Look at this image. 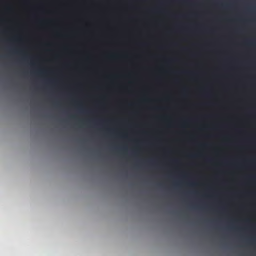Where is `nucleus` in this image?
<instances>
[{
  "label": "nucleus",
  "mask_w": 256,
  "mask_h": 256,
  "mask_svg": "<svg viewBox=\"0 0 256 256\" xmlns=\"http://www.w3.org/2000/svg\"><path fill=\"white\" fill-rule=\"evenodd\" d=\"M4 64H6V63H4Z\"/></svg>",
  "instance_id": "423d86ee"
},
{
  "label": "nucleus",
  "mask_w": 256,
  "mask_h": 256,
  "mask_svg": "<svg viewBox=\"0 0 256 256\" xmlns=\"http://www.w3.org/2000/svg\"><path fill=\"white\" fill-rule=\"evenodd\" d=\"M63 50L65 51H68L69 50V48H68L67 47H64L63 48Z\"/></svg>",
  "instance_id": "20e7f679"
},
{
  "label": "nucleus",
  "mask_w": 256,
  "mask_h": 256,
  "mask_svg": "<svg viewBox=\"0 0 256 256\" xmlns=\"http://www.w3.org/2000/svg\"><path fill=\"white\" fill-rule=\"evenodd\" d=\"M248 46H254V41H248L246 44Z\"/></svg>",
  "instance_id": "7ed1b4c3"
},
{
  "label": "nucleus",
  "mask_w": 256,
  "mask_h": 256,
  "mask_svg": "<svg viewBox=\"0 0 256 256\" xmlns=\"http://www.w3.org/2000/svg\"><path fill=\"white\" fill-rule=\"evenodd\" d=\"M28 64H176V63H28Z\"/></svg>",
  "instance_id": "f257e3e1"
},
{
  "label": "nucleus",
  "mask_w": 256,
  "mask_h": 256,
  "mask_svg": "<svg viewBox=\"0 0 256 256\" xmlns=\"http://www.w3.org/2000/svg\"><path fill=\"white\" fill-rule=\"evenodd\" d=\"M182 50H183V51L186 52V51L188 50V48H182Z\"/></svg>",
  "instance_id": "39448f33"
},
{
  "label": "nucleus",
  "mask_w": 256,
  "mask_h": 256,
  "mask_svg": "<svg viewBox=\"0 0 256 256\" xmlns=\"http://www.w3.org/2000/svg\"><path fill=\"white\" fill-rule=\"evenodd\" d=\"M8 50L10 52L14 53V54H22L23 53V50L21 49L16 48H8Z\"/></svg>",
  "instance_id": "f03ea898"
}]
</instances>
